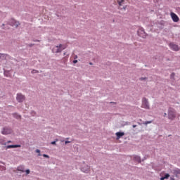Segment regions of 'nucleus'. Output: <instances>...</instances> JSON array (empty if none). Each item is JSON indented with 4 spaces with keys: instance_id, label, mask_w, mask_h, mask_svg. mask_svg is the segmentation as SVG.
Masks as SVG:
<instances>
[{
    "instance_id": "1",
    "label": "nucleus",
    "mask_w": 180,
    "mask_h": 180,
    "mask_svg": "<svg viewBox=\"0 0 180 180\" xmlns=\"http://www.w3.org/2000/svg\"><path fill=\"white\" fill-rule=\"evenodd\" d=\"M141 108H143V109H150V104L148 103V100L147 98H143L142 99Z\"/></svg>"
},
{
    "instance_id": "2",
    "label": "nucleus",
    "mask_w": 180,
    "mask_h": 180,
    "mask_svg": "<svg viewBox=\"0 0 180 180\" xmlns=\"http://www.w3.org/2000/svg\"><path fill=\"white\" fill-rule=\"evenodd\" d=\"M168 117L170 120H174V119L176 117V113L175 112V110L169 109L168 112Z\"/></svg>"
},
{
    "instance_id": "3",
    "label": "nucleus",
    "mask_w": 180,
    "mask_h": 180,
    "mask_svg": "<svg viewBox=\"0 0 180 180\" xmlns=\"http://www.w3.org/2000/svg\"><path fill=\"white\" fill-rule=\"evenodd\" d=\"M169 47L171 49V50H173V51H179L180 50V47H179L177 44H175L173 42L169 44Z\"/></svg>"
},
{
    "instance_id": "4",
    "label": "nucleus",
    "mask_w": 180,
    "mask_h": 180,
    "mask_svg": "<svg viewBox=\"0 0 180 180\" xmlns=\"http://www.w3.org/2000/svg\"><path fill=\"white\" fill-rule=\"evenodd\" d=\"M138 34L139 36H140V37H143L144 39V37H147V34H146V32L144 31V30L143 28H140L138 30Z\"/></svg>"
},
{
    "instance_id": "5",
    "label": "nucleus",
    "mask_w": 180,
    "mask_h": 180,
    "mask_svg": "<svg viewBox=\"0 0 180 180\" xmlns=\"http://www.w3.org/2000/svg\"><path fill=\"white\" fill-rule=\"evenodd\" d=\"M170 15L173 22H179V17H178V15L175 14V13H171Z\"/></svg>"
},
{
    "instance_id": "6",
    "label": "nucleus",
    "mask_w": 180,
    "mask_h": 180,
    "mask_svg": "<svg viewBox=\"0 0 180 180\" xmlns=\"http://www.w3.org/2000/svg\"><path fill=\"white\" fill-rule=\"evenodd\" d=\"M16 99H17L18 102H23V101H25V96H23V94L20 93V94H17Z\"/></svg>"
},
{
    "instance_id": "7",
    "label": "nucleus",
    "mask_w": 180,
    "mask_h": 180,
    "mask_svg": "<svg viewBox=\"0 0 180 180\" xmlns=\"http://www.w3.org/2000/svg\"><path fill=\"white\" fill-rule=\"evenodd\" d=\"M10 25L11 26H13L14 27H18V26H19V25H20L19 23V22H17L16 20H15L14 19H11L9 22Z\"/></svg>"
},
{
    "instance_id": "8",
    "label": "nucleus",
    "mask_w": 180,
    "mask_h": 180,
    "mask_svg": "<svg viewBox=\"0 0 180 180\" xmlns=\"http://www.w3.org/2000/svg\"><path fill=\"white\" fill-rule=\"evenodd\" d=\"M2 134L6 135V134H11L12 133V129L9 128H4L3 131H1Z\"/></svg>"
},
{
    "instance_id": "9",
    "label": "nucleus",
    "mask_w": 180,
    "mask_h": 180,
    "mask_svg": "<svg viewBox=\"0 0 180 180\" xmlns=\"http://www.w3.org/2000/svg\"><path fill=\"white\" fill-rule=\"evenodd\" d=\"M61 51H63V49H61V47H60V46H56L53 49V53H61Z\"/></svg>"
},
{
    "instance_id": "10",
    "label": "nucleus",
    "mask_w": 180,
    "mask_h": 180,
    "mask_svg": "<svg viewBox=\"0 0 180 180\" xmlns=\"http://www.w3.org/2000/svg\"><path fill=\"white\" fill-rule=\"evenodd\" d=\"M89 166L86 165L85 167H82V171L85 174H88V172H89Z\"/></svg>"
},
{
    "instance_id": "11",
    "label": "nucleus",
    "mask_w": 180,
    "mask_h": 180,
    "mask_svg": "<svg viewBox=\"0 0 180 180\" xmlns=\"http://www.w3.org/2000/svg\"><path fill=\"white\" fill-rule=\"evenodd\" d=\"M115 136H117V140H119L121 137L124 136V132H116Z\"/></svg>"
},
{
    "instance_id": "12",
    "label": "nucleus",
    "mask_w": 180,
    "mask_h": 180,
    "mask_svg": "<svg viewBox=\"0 0 180 180\" xmlns=\"http://www.w3.org/2000/svg\"><path fill=\"white\" fill-rule=\"evenodd\" d=\"M19 147H20V145H8L6 148H18Z\"/></svg>"
},
{
    "instance_id": "13",
    "label": "nucleus",
    "mask_w": 180,
    "mask_h": 180,
    "mask_svg": "<svg viewBox=\"0 0 180 180\" xmlns=\"http://www.w3.org/2000/svg\"><path fill=\"white\" fill-rule=\"evenodd\" d=\"M134 161H136V162H141V159L140 158V156L135 155L134 156Z\"/></svg>"
},
{
    "instance_id": "14",
    "label": "nucleus",
    "mask_w": 180,
    "mask_h": 180,
    "mask_svg": "<svg viewBox=\"0 0 180 180\" xmlns=\"http://www.w3.org/2000/svg\"><path fill=\"white\" fill-rule=\"evenodd\" d=\"M119 6H123L124 5V0H117Z\"/></svg>"
},
{
    "instance_id": "15",
    "label": "nucleus",
    "mask_w": 180,
    "mask_h": 180,
    "mask_svg": "<svg viewBox=\"0 0 180 180\" xmlns=\"http://www.w3.org/2000/svg\"><path fill=\"white\" fill-rule=\"evenodd\" d=\"M174 175H179L180 174V169H176L174 170Z\"/></svg>"
},
{
    "instance_id": "16",
    "label": "nucleus",
    "mask_w": 180,
    "mask_h": 180,
    "mask_svg": "<svg viewBox=\"0 0 180 180\" xmlns=\"http://www.w3.org/2000/svg\"><path fill=\"white\" fill-rule=\"evenodd\" d=\"M59 46L62 50H65V49H67V45L59 44Z\"/></svg>"
},
{
    "instance_id": "17",
    "label": "nucleus",
    "mask_w": 180,
    "mask_h": 180,
    "mask_svg": "<svg viewBox=\"0 0 180 180\" xmlns=\"http://www.w3.org/2000/svg\"><path fill=\"white\" fill-rule=\"evenodd\" d=\"M18 171H21V172H25V168L22 166L18 167Z\"/></svg>"
},
{
    "instance_id": "18",
    "label": "nucleus",
    "mask_w": 180,
    "mask_h": 180,
    "mask_svg": "<svg viewBox=\"0 0 180 180\" xmlns=\"http://www.w3.org/2000/svg\"><path fill=\"white\" fill-rule=\"evenodd\" d=\"M150 123H153V121H146L143 123V124L147 125V124H150Z\"/></svg>"
},
{
    "instance_id": "19",
    "label": "nucleus",
    "mask_w": 180,
    "mask_h": 180,
    "mask_svg": "<svg viewBox=\"0 0 180 180\" xmlns=\"http://www.w3.org/2000/svg\"><path fill=\"white\" fill-rule=\"evenodd\" d=\"M57 141H58V139H56V141H52V142L51 143V144H52L53 146H56Z\"/></svg>"
},
{
    "instance_id": "20",
    "label": "nucleus",
    "mask_w": 180,
    "mask_h": 180,
    "mask_svg": "<svg viewBox=\"0 0 180 180\" xmlns=\"http://www.w3.org/2000/svg\"><path fill=\"white\" fill-rule=\"evenodd\" d=\"M38 72H39V70H33L32 71V74H38Z\"/></svg>"
},
{
    "instance_id": "21",
    "label": "nucleus",
    "mask_w": 180,
    "mask_h": 180,
    "mask_svg": "<svg viewBox=\"0 0 180 180\" xmlns=\"http://www.w3.org/2000/svg\"><path fill=\"white\" fill-rule=\"evenodd\" d=\"M13 116L16 117V119H20V115H18V114H13Z\"/></svg>"
},
{
    "instance_id": "22",
    "label": "nucleus",
    "mask_w": 180,
    "mask_h": 180,
    "mask_svg": "<svg viewBox=\"0 0 180 180\" xmlns=\"http://www.w3.org/2000/svg\"><path fill=\"white\" fill-rule=\"evenodd\" d=\"M164 177H165V179H168L169 178V174H166Z\"/></svg>"
},
{
    "instance_id": "23",
    "label": "nucleus",
    "mask_w": 180,
    "mask_h": 180,
    "mask_svg": "<svg viewBox=\"0 0 180 180\" xmlns=\"http://www.w3.org/2000/svg\"><path fill=\"white\" fill-rule=\"evenodd\" d=\"M25 172H26L27 175H29V174H30V169H27L25 171Z\"/></svg>"
},
{
    "instance_id": "24",
    "label": "nucleus",
    "mask_w": 180,
    "mask_h": 180,
    "mask_svg": "<svg viewBox=\"0 0 180 180\" xmlns=\"http://www.w3.org/2000/svg\"><path fill=\"white\" fill-rule=\"evenodd\" d=\"M43 157H45V158H49V156L48 155L44 154Z\"/></svg>"
},
{
    "instance_id": "25",
    "label": "nucleus",
    "mask_w": 180,
    "mask_h": 180,
    "mask_svg": "<svg viewBox=\"0 0 180 180\" xmlns=\"http://www.w3.org/2000/svg\"><path fill=\"white\" fill-rule=\"evenodd\" d=\"M174 77H175V74L174 73H172L171 78H174Z\"/></svg>"
},
{
    "instance_id": "26",
    "label": "nucleus",
    "mask_w": 180,
    "mask_h": 180,
    "mask_svg": "<svg viewBox=\"0 0 180 180\" xmlns=\"http://www.w3.org/2000/svg\"><path fill=\"white\" fill-rule=\"evenodd\" d=\"M77 63H78V60H73L74 64H77Z\"/></svg>"
},
{
    "instance_id": "27",
    "label": "nucleus",
    "mask_w": 180,
    "mask_h": 180,
    "mask_svg": "<svg viewBox=\"0 0 180 180\" xmlns=\"http://www.w3.org/2000/svg\"><path fill=\"white\" fill-rule=\"evenodd\" d=\"M36 153H38L39 154H40V150L37 149V150H36Z\"/></svg>"
},
{
    "instance_id": "28",
    "label": "nucleus",
    "mask_w": 180,
    "mask_h": 180,
    "mask_svg": "<svg viewBox=\"0 0 180 180\" xmlns=\"http://www.w3.org/2000/svg\"><path fill=\"white\" fill-rule=\"evenodd\" d=\"M2 56H3V57H5V54L0 53V58H1V57H2Z\"/></svg>"
},
{
    "instance_id": "29",
    "label": "nucleus",
    "mask_w": 180,
    "mask_h": 180,
    "mask_svg": "<svg viewBox=\"0 0 180 180\" xmlns=\"http://www.w3.org/2000/svg\"><path fill=\"white\" fill-rule=\"evenodd\" d=\"M127 8V6H124V7H123V9H124V11H126V8Z\"/></svg>"
},
{
    "instance_id": "30",
    "label": "nucleus",
    "mask_w": 180,
    "mask_h": 180,
    "mask_svg": "<svg viewBox=\"0 0 180 180\" xmlns=\"http://www.w3.org/2000/svg\"><path fill=\"white\" fill-rule=\"evenodd\" d=\"M68 143H70V141H65V144H68Z\"/></svg>"
},
{
    "instance_id": "31",
    "label": "nucleus",
    "mask_w": 180,
    "mask_h": 180,
    "mask_svg": "<svg viewBox=\"0 0 180 180\" xmlns=\"http://www.w3.org/2000/svg\"><path fill=\"white\" fill-rule=\"evenodd\" d=\"M164 179H165L164 176L160 178V180H164Z\"/></svg>"
},
{
    "instance_id": "32",
    "label": "nucleus",
    "mask_w": 180,
    "mask_h": 180,
    "mask_svg": "<svg viewBox=\"0 0 180 180\" xmlns=\"http://www.w3.org/2000/svg\"><path fill=\"white\" fill-rule=\"evenodd\" d=\"M137 127V125H133V128Z\"/></svg>"
},
{
    "instance_id": "33",
    "label": "nucleus",
    "mask_w": 180,
    "mask_h": 180,
    "mask_svg": "<svg viewBox=\"0 0 180 180\" xmlns=\"http://www.w3.org/2000/svg\"><path fill=\"white\" fill-rule=\"evenodd\" d=\"M29 46H30V47H32V46H33V44H30Z\"/></svg>"
},
{
    "instance_id": "34",
    "label": "nucleus",
    "mask_w": 180,
    "mask_h": 180,
    "mask_svg": "<svg viewBox=\"0 0 180 180\" xmlns=\"http://www.w3.org/2000/svg\"><path fill=\"white\" fill-rule=\"evenodd\" d=\"M89 65H92V63L90 62V63H89Z\"/></svg>"
},
{
    "instance_id": "35",
    "label": "nucleus",
    "mask_w": 180,
    "mask_h": 180,
    "mask_svg": "<svg viewBox=\"0 0 180 180\" xmlns=\"http://www.w3.org/2000/svg\"><path fill=\"white\" fill-rule=\"evenodd\" d=\"M75 58H78V56H76L75 57Z\"/></svg>"
},
{
    "instance_id": "36",
    "label": "nucleus",
    "mask_w": 180,
    "mask_h": 180,
    "mask_svg": "<svg viewBox=\"0 0 180 180\" xmlns=\"http://www.w3.org/2000/svg\"><path fill=\"white\" fill-rule=\"evenodd\" d=\"M8 143H11V141H8Z\"/></svg>"
},
{
    "instance_id": "37",
    "label": "nucleus",
    "mask_w": 180,
    "mask_h": 180,
    "mask_svg": "<svg viewBox=\"0 0 180 180\" xmlns=\"http://www.w3.org/2000/svg\"><path fill=\"white\" fill-rule=\"evenodd\" d=\"M165 116H167V113H165Z\"/></svg>"
},
{
    "instance_id": "38",
    "label": "nucleus",
    "mask_w": 180,
    "mask_h": 180,
    "mask_svg": "<svg viewBox=\"0 0 180 180\" xmlns=\"http://www.w3.org/2000/svg\"><path fill=\"white\" fill-rule=\"evenodd\" d=\"M171 180H175V179H171Z\"/></svg>"
}]
</instances>
